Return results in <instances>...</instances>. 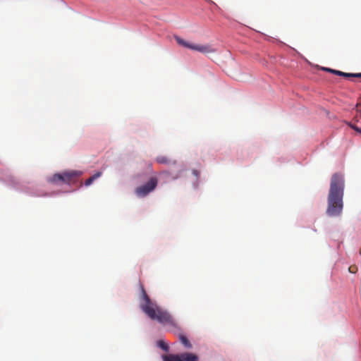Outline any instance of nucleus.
I'll return each mask as SVG.
<instances>
[{"label":"nucleus","instance_id":"f257e3e1","mask_svg":"<svg viewBox=\"0 0 361 361\" xmlns=\"http://www.w3.org/2000/svg\"><path fill=\"white\" fill-rule=\"evenodd\" d=\"M139 307L149 318L164 325L176 328L178 324L173 317L151 300L142 284L140 285Z\"/></svg>","mask_w":361,"mask_h":361},{"label":"nucleus","instance_id":"f03ea898","mask_svg":"<svg viewBox=\"0 0 361 361\" xmlns=\"http://www.w3.org/2000/svg\"><path fill=\"white\" fill-rule=\"evenodd\" d=\"M345 180L343 174L336 173L331 178L327 199L326 214L329 216H339L343 211Z\"/></svg>","mask_w":361,"mask_h":361},{"label":"nucleus","instance_id":"7ed1b4c3","mask_svg":"<svg viewBox=\"0 0 361 361\" xmlns=\"http://www.w3.org/2000/svg\"><path fill=\"white\" fill-rule=\"evenodd\" d=\"M82 175L80 171H66L61 173H55L49 180V182L56 183L62 182L64 183L70 184L74 182L77 178Z\"/></svg>","mask_w":361,"mask_h":361},{"label":"nucleus","instance_id":"20e7f679","mask_svg":"<svg viewBox=\"0 0 361 361\" xmlns=\"http://www.w3.org/2000/svg\"><path fill=\"white\" fill-rule=\"evenodd\" d=\"M158 184L156 177H151L144 185L137 188V196L144 197L152 192Z\"/></svg>","mask_w":361,"mask_h":361},{"label":"nucleus","instance_id":"39448f33","mask_svg":"<svg viewBox=\"0 0 361 361\" xmlns=\"http://www.w3.org/2000/svg\"><path fill=\"white\" fill-rule=\"evenodd\" d=\"M190 49L204 54L213 53L215 51L214 49H213L211 45L208 44H192V46H190Z\"/></svg>","mask_w":361,"mask_h":361},{"label":"nucleus","instance_id":"423d86ee","mask_svg":"<svg viewBox=\"0 0 361 361\" xmlns=\"http://www.w3.org/2000/svg\"><path fill=\"white\" fill-rule=\"evenodd\" d=\"M155 161L159 164L176 165L177 161L166 155H159L156 157Z\"/></svg>","mask_w":361,"mask_h":361},{"label":"nucleus","instance_id":"0eeeda50","mask_svg":"<svg viewBox=\"0 0 361 361\" xmlns=\"http://www.w3.org/2000/svg\"><path fill=\"white\" fill-rule=\"evenodd\" d=\"M182 361H198V357L190 353H184L181 354Z\"/></svg>","mask_w":361,"mask_h":361},{"label":"nucleus","instance_id":"6e6552de","mask_svg":"<svg viewBox=\"0 0 361 361\" xmlns=\"http://www.w3.org/2000/svg\"><path fill=\"white\" fill-rule=\"evenodd\" d=\"M162 358L164 361H182L181 354L163 355Z\"/></svg>","mask_w":361,"mask_h":361},{"label":"nucleus","instance_id":"1a4fd4ad","mask_svg":"<svg viewBox=\"0 0 361 361\" xmlns=\"http://www.w3.org/2000/svg\"><path fill=\"white\" fill-rule=\"evenodd\" d=\"M101 176H102V172L97 171L93 176H92L91 177H90L88 179H87L85 180V185L86 186L90 185L94 182V180H95L96 179L99 178Z\"/></svg>","mask_w":361,"mask_h":361},{"label":"nucleus","instance_id":"9d476101","mask_svg":"<svg viewBox=\"0 0 361 361\" xmlns=\"http://www.w3.org/2000/svg\"><path fill=\"white\" fill-rule=\"evenodd\" d=\"M180 341L182 343V344L187 348H190L192 347L191 343L188 341L186 336L183 335L179 336Z\"/></svg>","mask_w":361,"mask_h":361},{"label":"nucleus","instance_id":"9b49d317","mask_svg":"<svg viewBox=\"0 0 361 361\" xmlns=\"http://www.w3.org/2000/svg\"><path fill=\"white\" fill-rule=\"evenodd\" d=\"M157 346L164 350L166 352H168L169 350L168 344L164 342L163 340H159L157 341Z\"/></svg>","mask_w":361,"mask_h":361},{"label":"nucleus","instance_id":"f8f14e48","mask_svg":"<svg viewBox=\"0 0 361 361\" xmlns=\"http://www.w3.org/2000/svg\"><path fill=\"white\" fill-rule=\"evenodd\" d=\"M176 41H177L178 44L182 45V46H183L185 47H187L188 49H190V46H192V44H190L189 42H185L184 39H180L179 37L176 38Z\"/></svg>","mask_w":361,"mask_h":361},{"label":"nucleus","instance_id":"ddd939ff","mask_svg":"<svg viewBox=\"0 0 361 361\" xmlns=\"http://www.w3.org/2000/svg\"><path fill=\"white\" fill-rule=\"evenodd\" d=\"M360 73H345V78H360Z\"/></svg>","mask_w":361,"mask_h":361},{"label":"nucleus","instance_id":"4468645a","mask_svg":"<svg viewBox=\"0 0 361 361\" xmlns=\"http://www.w3.org/2000/svg\"><path fill=\"white\" fill-rule=\"evenodd\" d=\"M348 270H349V271H350V273H353V274H354V273H356V272H357V267H356V266H350V267H349Z\"/></svg>","mask_w":361,"mask_h":361},{"label":"nucleus","instance_id":"2eb2a0df","mask_svg":"<svg viewBox=\"0 0 361 361\" xmlns=\"http://www.w3.org/2000/svg\"><path fill=\"white\" fill-rule=\"evenodd\" d=\"M333 73L340 75V76H343V77H345V73L340 71H337V70L334 71Z\"/></svg>","mask_w":361,"mask_h":361},{"label":"nucleus","instance_id":"dca6fc26","mask_svg":"<svg viewBox=\"0 0 361 361\" xmlns=\"http://www.w3.org/2000/svg\"><path fill=\"white\" fill-rule=\"evenodd\" d=\"M355 130H356L357 132L360 133L361 134V128L357 127V126H351Z\"/></svg>","mask_w":361,"mask_h":361},{"label":"nucleus","instance_id":"f3484780","mask_svg":"<svg viewBox=\"0 0 361 361\" xmlns=\"http://www.w3.org/2000/svg\"><path fill=\"white\" fill-rule=\"evenodd\" d=\"M192 173L195 176H198L199 174H200V172L197 171V170H193L192 171Z\"/></svg>","mask_w":361,"mask_h":361},{"label":"nucleus","instance_id":"a211bd4d","mask_svg":"<svg viewBox=\"0 0 361 361\" xmlns=\"http://www.w3.org/2000/svg\"><path fill=\"white\" fill-rule=\"evenodd\" d=\"M324 70H325V71H326L328 72L332 73H333V71H334V70L329 68H326Z\"/></svg>","mask_w":361,"mask_h":361},{"label":"nucleus","instance_id":"6ab92c4d","mask_svg":"<svg viewBox=\"0 0 361 361\" xmlns=\"http://www.w3.org/2000/svg\"><path fill=\"white\" fill-rule=\"evenodd\" d=\"M361 105V103H357V105H356V107L358 108L359 106ZM357 111L359 112V113H361V111L360 110H358V109H357Z\"/></svg>","mask_w":361,"mask_h":361},{"label":"nucleus","instance_id":"aec40b11","mask_svg":"<svg viewBox=\"0 0 361 361\" xmlns=\"http://www.w3.org/2000/svg\"><path fill=\"white\" fill-rule=\"evenodd\" d=\"M360 255H361V248L360 249Z\"/></svg>","mask_w":361,"mask_h":361},{"label":"nucleus","instance_id":"412c9836","mask_svg":"<svg viewBox=\"0 0 361 361\" xmlns=\"http://www.w3.org/2000/svg\"><path fill=\"white\" fill-rule=\"evenodd\" d=\"M359 76H360V78H361V73H360V75H359Z\"/></svg>","mask_w":361,"mask_h":361}]
</instances>
